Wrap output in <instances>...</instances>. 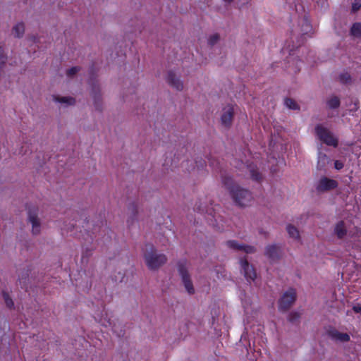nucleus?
Here are the masks:
<instances>
[{
  "label": "nucleus",
  "mask_w": 361,
  "mask_h": 361,
  "mask_svg": "<svg viewBox=\"0 0 361 361\" xmlns=\"http://www.w3.org/2000/svg\"><path fill=\"white\" fill-rule=\"evenodd\" d=\"M223 183L229 190L231 197L235 204L239 207H247L253 201L252 192L237 184H233L232 179L229 177L223 178Z\"/></svg>",
  "instance_id": "1"
},
{
  "label": "nucleus",
  "mask_w": 361,
  "mask_h": 361,
  "mask_svg": "<svg viewBox=\"0 0 361 361\" xmlns=\"http://www.w3.org/2000/svg\"><path fill=\"white\" fill-rule=\"evenodd\" d=\"M28 219L32 225V233L34 235L39 234L41 231V224L36 213L30 212L28 214Z\"/></svg>",
  "instance_id": "11"
},
{
  "label": "nucleus",
  "mask_w": 361,
  "mask_h": 361,
  "mask_svg": "<svg viewBox=\"0 0 361 361\" xmlns=\"http://www.w3.org/2000/svg\"><path fill=\"white\" fill-rule=\"evenodd\" d=\"M334 232L339 238H343L347 235L346 226L343 221H340L336 225Z\"/></svg>",
  "instance_id": "17"
},
{
  "label": "nucleus",
  "mask_w": 361,
  "mask_h": 361,
  "mask_svg": "<svg viewBox=\"0 0 361 361\" xmlns=\"http://www.w3.org/2000/svg\"><path fill=\"white\" fill-rule=\"evenodd\" d=\"M353 310L357 313H361V306H360V305L354 306Z\"/></svg>",
  "instance_id": "32"
},
{
  "label": "nucleus",
  "mask_w": 361,
  "mask_h": 361,
  "mask_svg": "<svg viewBox=\"0 0 361 361\" xmlns=\"http://www.w3.org/2000/svg\"><path fill=\"white\" fill-rule=\"evenodd\" d=\"M233 115V107L231 105H227L223 109V113L221 116L222 125L226 127L231 124Z\"/></svg>",
  "instance_id": "6"
},
{
  "label": "nucleus",
  "mask_w": 361,
  "mask_h": 361,
  "mask_svg": "<svg viewBox=\"0 0 361 361\" xmlns=\"http://www.w3.org/2000/svg\"><path fill=\"white\" fill-rule=\"evenodd\" d=\"M34 42L35 43H42V42L40 40H37V41L34 40Z\"/></svg>",
  "instance_id": "34"
},
{
  "label": "nucleus",
  "mask_w": 361,
  "mask_h": 361,
  "mask_svg": "<svg viewBox=\"0 0 361 361\" xmlns=\"http://www.w3.org/2000/svg\"><path fill=\"white\" fill-rule=\"evenodd\" d=\"M280 253L281 250L279 247L275 245L267 246L265 251L266 255L271 259H275L278 257Z\"/></svg>",
  "instance_id": "16"
},
{
  "label": "nucleus",
  "mask_w": 361,
  "mask_h": 361,
  "mask_svg": "<svg viewBox=\"0 0 361 361\" xmlns=\"http://www.w3.org/2000/svg\"><path fill=\"white\" fill-rule=\"evenodd\" d=\"M220 35L216 32H213L207 37V43L209 45H214L220 42Z\"/></svg>",
  "instance_id": "22"
},
{
  "label": "nucleus",
  "mask_w": 361,
  "mask_h": 361,
  "mask_svg": "<svg viewBox=\"0 0 361 361\" xmlns=\"http://www.w3.org/2000/svg\"><path fill=\"white\" fill-rule=\"evenodd\" d=\"M287 231H288L290 237H291L294 239L299 238V237H300L299 231L295 226H293L292 225H288L287 226Z\"/></svg>",
  "instance_id": "23"
},
{
  "label": "nucleus",
  "mask_w": 361,
  "mask_h": 361,
  "mask_svg": "<svg viewBox=\"0 0 361 361\" xmlns=\"http://www.w3.org/2000/svg\"><path fill=\"white\" fill-rule=\"evenodd\" d=\"M78 69L76 67L71 68L67 71V74L68 75H73L75 73L78 72Z\"/></svg>",
  "instance_id": "30"
},
{
  "label": "nucleus",
  "mask_w": 361,
  "mask_h": 361,
  "mask_svg": "<svg viewBox=\"0 0 361 361\" xmlns=\"http://www.w3.org/2000/svg\"><path fill=\"white\" fill-rule=\"evenodd\" d=\"M336 186L337 183L336 180L328 178H322L319 182L317 189L324 191L335 188Z\"/></svg>",
  "instance_id": "12"
},
{
  "label": "nucleus",
  "mask_w": 361,
  "mask_h": 361,
  "mask_svg": "<svg viewBox=\"0 0 361 361\" xmlns=\"http://www.w3.org/2000/svg\"><path fill=\"white\" fill-rule=\"evenodd\" d=\"M300 27L301 35L304 37L305 35L310 37L312 31V27L310 20L307 18H305L302 20Z\"/></svg>",
  "instance_id": "15"
},
{
  "label": "nucleus",
  "mask_w": 361,
  "mask_h": 361,
  "mask_svg": "<svg viewBox=\"0 0 361 361\" xmlns=\"http://www.w3.org/2000/svg\"><path fill=\"white\" fill-rule=\"evenodd\" d=\"M296 293L294 289H289L283 293L279 302V307L281 310H288L295 302Z\"/></svg>",
  "instance_id": "5"
},
{
  "label": "nucleus",
  "mask_w": 361,
  "mask_h": 361,
  "mask_svg": "<svg viewBox=\"0 0 361 361\" xmlns=\"http://www.w3.org/2000/svg\"><path fill=\"white\" fill-rule=\"evenodd\" d=\"M285 105L290 109H298V104L296 103V102L293 99H290V98H286L285 99Z\"/></svg>",
  "instance_id": "25"
},
{
  "label": "nucleus",
  "mask_w": 361,
  "mask_h": 361,
  "mask_svg": "<svg viewBox=\"0 0 361 361\" xmlns=\"http://www.w3.org/2000/svg\"><path fill=\"white\" fill-rule=\"evenodd\" d=\"M25 32V24L23 22L16 23L11 29V35L16 38H20Z\"/></svg>",
  "instance_id": "14"
},
{
  "label": "nucleus",
  "mask_w": 361,
  "mask_h": 361,
  "mask_svg": "<svg viewBox=\"0 0 361 361\" xmlns=\"http://www.w3.org/2000/svg\"><path fill=\"white\" fill-rule=\"evenodd\" d=\"M329 337L338 342L345 343L350 341V336L347 333H342L336 329H331L328 331Z\"/></svg>",
  "instance_id": "10"
},
{
  "label": "nucleus",
  "mask_w": 361,
  "mask_h": 361,
  "mask_svg": "<svg viewBox=\"0 0 361 361\" xmlns=\"http://www.w3.org/2000/svg\"><path fill=\"white\" fill-rule=\"evenodd\" d=\"M0 62L1 63H4V56H0Z\"/></svg>",
  "instance_id": "33"
},
{
  "label": "nucleus",
  "mask_w": 361,
  "mask_h": 361,
  "mask_svg": "<svg viewBox=\"0 0 361 361\" xmlns=\"http://www.w3.org/2000/svg\"><path fill=\"white\" fill-rule=\"evenodd\" d=\"M144 258L147 266L150 269H158L167 260L166 257L164 254L157 253L153 246L146 247Z\"/></svg>",
  "instance_id": "2"
},
{
  "label": "nucleus",
  "mask_w": 361,
  "mask_h": 361,
  "mask_svg": "<svg viewBox=\"0 0 361 361\" xmlns=\"http://www.w3.org/2000/svg\"><path fill=\"white\" fill-rule=\"evenodd\" d=\"M340 79L343 82H348L350 80V77L348 74L346 73L341 75Z\"/></svg>",
  "instance_id": "29"
},
{
  "label": "nucleus",
  "mask_w": 361,
  "mask_h": 361,
  "mask_svg": "<svg viewBox=\"0 0 361 361\" xmlns=\"http://www.w3.org/2000/svg\"><path fill=\"white\" fill-rule=\"evenodd\" d=\"M246 168L247 171H249L251 178L252 180L258 181L262 179V175L258 171V169H257L256 166L254 164H249L246 166Z\"/></svg>",
  "instance_id": "18"
},
{
  "label": "nucleus",
  "mask_w": 361,
  "mask_h": 361,
  "mask_svg": "<svg viewBox=\"0 0 361 361\" xmlns=\"http://www.w3.org/2000/svg\"><path fill=\"white\" fill-rule=\"evenodd\" d=\"M227 245L231 249L243 251L245 253H252L255 252V247L250 245L240 244L235 240H229L227 242Z\"/></svg>",
  "instance_id": "7"
},
{
  "label": "nucleus",
  "mask_w": 361,
  "mask_h": 361,
  "mask_svg": "<svg viewBox=\"0 0 361 361\" xmlns=\"http://www.w3.org/2000/svg\"><path fill=\"white\" fill-rule=\"evenodd\" d=\"M361 8V1L360 0H355L352 4V11L353 12L357 11Z\"/></svg>",
  "instance_id": "27"
},
{
  "label": "nucleus",
  "mask_w": 361,
  "mask_h": 361,
  "mask_svg": "<svg viewBox=\"0 0 361 361\" xmlns=\"http://www.w3.org/2000/svg\"><path fill=\"white\" fill-rule=\"evenodd\" d=\"M53 100L61 104L63 107H67L68 106L74 105L75 99L72 97H64L59 95L53 96Z\"/></svg>",
  "instance_id": "13"
},
{
  "label": "nucleus",
  "mask_w": 361,
  "mask_h": 361,
  "mask_svg": "<svg viewBox=\"0 0 361 361\" xmlns=\"http://www.w3.org/2000/svg\"><path fill=\"white\" fill-rule=\"evenodd\" d=\"M334 166L337 170H340L343 167V164L341 161L337 160L335 161Z\"/></svg>",
  "instance_id": "31"
},
{
  "label": "nucleus",
  "mask_w": 361,
  "mask_h": 361,
  "mask_svg": "<svg viewBox=\"0 0 361 361\" xmlns=\"http://www.w3.org/2000/svg\"><path fill=\"white\" fill-rule=\"evenodd\" d=\"M240 266L244 272L245 276L247 280L253 281L256 277V273L252 266H250L247 261L242 259L240 261Z\"/></svg>",
  "instance_id": "9"
},
{
  "label": "nucleus",
  "mask_w": 361,
  "mask_h": 361,
  "mask_svg": "<svg viewBox=\"0 0 361 361\" xmlns=\"http://www.w3.org/2000/svg\"><path fill=\"white\" fill-rule=\"evenodd\" d=\"M5 302L8 307H11L13 306V302L12 300L9 298L8 295L6 293H4L3 294Z\"/></svg>",
  "instance_id": "26"
},
{
  "label": "nucleus",
  "mask_w": 361,
  "mask_h": 361,
  "mask_svg": "<svg viewBox=\"0 0 361 361\" xmlns=\"http://www.w3.org/2000/svg\"><path fill=\"white\" fill-rule=\"evenodd\" d=\"M178 271L186 291L189 294H193L195 288L188 274V264L186 262H180L178 264Z\"/></svg>",
  "instance_id": "4"
},
{
  "label": "nucleus",
  "mask_w": 361,
  "mask_h": 361,
  "mask_svg": "<svg viewBox=\"0 0 361 361\" xmlns=\"http://www.w3.org/2000/svg\"><path fill=\"white\" fill-rule=\"evenodd\" d=\"M329 159L326 156V154H324L322 153H319L318 156V166L319 168H323L325 166L326 164L328 162Z\"/></svg>",
  "instance_id": "24"
},
{
  "label": "nucleus",
  "mask_w": 361,
  "mask_h": 361,
  "mask_svg": "<svg viewBox=\"0 0 361 361\" xmlns=\"http://www.w3.org/2000/svg\"><path fill=\"white\" fill-rule=\"evenodd\" d=\"M348 235L352 238L355 247L361 250V231L356 229V231L354 233L349 231Z\"/></svg>",
  "instance_id": "19"
},
{
  "label": "nucleus",
  "mask_w": 361,
  "mask_h": 361,
  "mask_svg": "<svg viewBox=\"0 0 361 361\" xmlns=\"http://www.w3.org/2000/svg\"><path fill=\"white\" fill-rule=\"evenodd\" d=\"M326 104L329 109H336L340 106V99L336 96H331L328 99Z\"/></svg>",
  "instance_id": "21"
},
{
  "label": "nucleus",
  "mask_w": 361,
  "mask_h": 361,
  "mask_svg": "<svg viewBox=\"0 0 361 361\" xmlns=\"http://www.w3.org/2000/svg\"><path fill=\"white\" fill-rule=\"evenodd\" d=\"M166 80L168 83L177 90H182L183 89L182 81L174 72H169L167 75Z\"/></svg>",
  "instance_id": "8"
},
{
  "label": "nucleus",
  "mask_w": 361,
  "mask_h": 361,
  "mask_svg": "<svg viewBox=\"0 0 361 361\" xmlns=\"http://www.w3.org/2000/svg\"><path fill=\"white\" fill-rule=\"evenodd\" d=\"M98 322L102 326H107L108 325H109L111 324L110 323V319H108V317H107L106 314H105V317H104V318H101Z\"/></svg>",
  "instance_id": "28"
},
{
  "label": "nucleus",
  "mask_w": 361,
  "mask_h": 361,
  "mask_svg": "<svg viewBox=\"0 0 361 361\" xmlns=\"http://www.w3.org/2000/svg\"><path fill=\"white\" fill-rule=\"evenodd\" d=\"M350 35L354 37H361V23H355L350 28Z\"/></svg>",
  "instance_id": "20"
},
{
  "label": "nucleus",
  "mask_w": 361,
  "mask_h": 361,
  "mask_svg": "<svg viewBox=\"0 0 361 361\" xmlns=\"http://www.w3.org/2000/svg\"><path fill=\"white\" fill-rule=\"evenodd\" d=\"M315 134L319 140L329 146L336 147L338 139L326 127L318 124L315 127Z\"/></svg>",
  "instance_id": "3"
}]
</instances>
